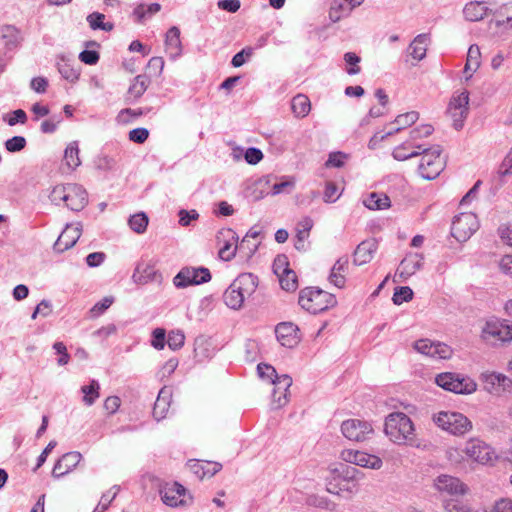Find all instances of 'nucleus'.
Wrapping results in <instances>:
<instances>
[{
    "label": "nucleus",
    "instance_id": "1",
    "mask_svg": "<svg viewBox=\"0 0 512 512\" xmlns=\"http://www.w3.org/2000/svg\"><path fill=\"white\" fill-rule=\"evenodd\" d=\"M257 286V276L252 273L240 274L225 290L223 294L225 304L231 309L239 310L244 301L255 293Z\"/></svg>",
    "mask_w": 512,
    "mask_h": 512
},
{
    "label": "nucleus",
    "instance_id": "2",
    "mask_svg": "<svg viewBox=\"0 0 512 512\" xmlns=\"http://www.w3.org/2000/svg\"><path fill=\"white\" fill-rule=\"evenodd\" d=\"M414 425L402 412L390 413L385 419L384 432L396 444L412 443L415 439Z\"/></svg>",
    "mask_w": 512,
    "mask_h": 512
},
{
    "label": "nucleus",
    "instance_id": "3",
    "mask_svg": "<svg viewBox=\"0 0 512 512\" xmlns=\"http://www.w3.org/2000/svg\"><path fill=\"white\" fill-rule=\"evenodd\" d=\"M298 302L304 310L312 314L323 312L337 304L333 294L311 287L300 291Z\"/></svg>",
    "mask_w": 512,
    "mask_h": 512
},
{
    "label": "nucleus",
    "instance_id": "4",
    "mask_svg": "<svg viewBox=\"0 0 512 512\" xmlns=\"http://www.w3.org/2000/svg\"><path fill=\"white\" fill-rule=\"evenodd\" d=\"M433 423L453 436H463L473 428L472 422L464 414L455 411H440L433 414Z\"/></svg>",
    "mask_w": 512,
    "mask_h": 512
},
{
    "label": "nucleus",
    "instance_id": "5",
    "mask_svg": "<svg viewBox=\"0 0 512 512\" xmlns=\"http://www.w3.org/2000/svg\"><path fill=\"white\" fill-rule=\"evenodd\" d=\"M435 383L455 394L470 395L477 391V383L469 376L454 372H443L435 377Z\"/></svg>",
    "mask_w": 512,
    "mask_h": 512
},
{
    "label": "nucleus",
    "instance_id": "6",
    "mask_svg": "<svg viewBox=\"0 0 512 512\" xmlns=\"http://www.w3.org/2000/svg\"><path fill=\"white\" fill-rule=\"evenodd\" d=\"M422 158L418 167L419 174L425 180H433L439 176L445 167V159L441 156L440 146L424 148L420 150Z\"/></svg>",
    "mask_w": 512,
    "mask_h": 512
},
{
    "label": "nucleus",
    "instance_id": "7",
    "mask_svg": "<svg viewBox=\"0 0 512 512\" xmlns=\"http://www.w3.org/2000/svg\"><path fill=\"white\" fill-rule=\"evenodd\" d=\"M463 452L467 460L480 465H493L498 459L495 450L479 438H470L466 441Z\"/></svg>",
    "mask_w": 512,
    "mask_h": 512
},
{
    "label": "nucleus",
    "instance_id": "8",
    "mask_svg": "<svg viewBox=\"0 0 512 512\" xmlns=\"http://www.w3.org/2000/svg\"><path fill=\"white\" fill-rule=\"evenodd\" d=\"M481 338L484 341L510 343L512 341V322L497 318L485 322L481 330Z\"/></svg>",
    "mask_w": 512,
    "mask_h": 512
},
{
    "label": "nucleus",
    "instance_id": "9",
    "mask_svg": "<svg viewBox=\"0 0 512 512\" xmlns=\"http://www.w3.org/2000/svg\"><path fill=\"white\" fill-rule=\"evenodd\" d=\"M484 391L493 396L512 394V379L503 373L484 371L479 375Z\"/></svg>",
    "mask_w": 512,
    "mask_h": 512
},
{
    "label": "nucleus",
    "instance_id": "10",
    "mask_svg": "<svg viewBox=\"0 0 512 512\" xmlns=\"http://www.w3.org/2000/svg\"><path fill=\"white\" fill-rule=\"evenodd\" d=\"M469 113V92L467 90L457 91L451 97L447 114L453 122V127L460 130L464 126V121Z\"/></svg>",
    "mask_w": 512,
    "mask_h": 512
},
{
    "label": "nucleus",
    "instance_id": "11",
    "mask_svg": "<svg viewBox=\"0 0 512 512\" xmlns=\"http://www.w3.org/2000/svg\"><path fill=\"white\" fill-rule=\"evenodd\" d=\"M479 228L477 216L472 212L457 215L451 227L452 236L459 242L467 241Z\"/></svg>",
    "mask_w": 512,
    "mask_h": 512
},
{
    "label": "nucleus",
    "instance_id": "12",
    "mask_svg": "<svg viewBox=\"0 0 512 512\" xmlns=\"http://www.w3.org/2000/svg\"><path fill=\"white\" fill-rule=\"evenodd\" d=\"M216 244L219 248V257L224 261H230L236 255L238 236L231 228H222L216 234Z\"/></svg>",
    "mask_w": 512,
    "mask_h": 512
},
{
    "label": "nucleus",
    "instance_id": "13",
    "mask_svg": "<svg viewBox=\"0 0 512 512\" xmlns=\"http://www.w3.org/2000/svg\"><path fill=\"white\" fill-rule=\"evenodd\" d=\"M211 280L210 271L207 268H182L174 277L173 283L177 288H185L190 285H199Z\"/></svg>",
    "mask_w": 512,
    "mask_h": 512
},
{
    "label": "nucleus",
    "instance_id": "14",
    "mask_svg": "<svg viewBox=\"0 0 512 512\" xmlns=\"http://www.w3.org/2000/svg\"><path fill=\"white\" fill-rule=\"evenodd\" d=\"M373 431L369 422L360 419H348L341 425V432L344 437L356 442H363L369 439Z\"/></svg>",
    "mask_w": 512,
    "mask_h": 512
},
{
    "label": "nucleus",
    "instance_id": "15",
    "mask_svg": "<svg viewBox=\"0 0 512 512\" xmlns=\"http://www.w3.org/2000/svg\"><path fill=\"white\" fill-rule=\"evenodd\" d=\"M160 495L163 503L170 507L187 506L192 502V497L177 482L164 485L160 490Z\"/></svg>",
    "mask_w": 512,
    "mask_h": 512
},
{
    "label": "nucleus",
    "instance_id": "16",
    "mask_svg": "<svg viewBox=\"0 0 512 512\" xmlns=\"http://www.w3.org/2000/svg\"><path fill=\"white\" fill-rule=\"evenodd\" d=\"M341 458L348 463L361 466L364 468H370L378 470L382 467V460L376 456L371 455L363 451L347 449L342 451Z\"/></svg>",
    "mask_w": 512,
    "mask_h": 512
},
{
    "label": "nucleus",
    "instance_id": "17",
    "mask_svg": "<svg viewBox=\"0 0 512 512\" xmlns=\"http://www.w3.org/2000/svg\"><path fill=\"white\" fill-rule=\"evenodd\" d=\"M82 234V224L77 222L67 224L58 239L54 243L53 249L57 253H62L72 248Z\"/></svg>",
    "mask_w": 512,
    "mask_h": 512
},
{
    "label": "nucleus",
    "instance_id": "18",
    "mask_svg": "<svg viewBox=\"0 0 512 512\" xmlns=\"http://www.w3.org/2000/svg\"><path fill=\"white\" fill-rule=\"evenodd\" d=\"M434 487L440 493L451 496L464 495L467 492V486L457 477L441 474L434 479Z\"/></svg>",
    "mask_w": 512,
    "mask_h": 512
},
{
    "label": "nucleus",
    "instance_id": "19",
    "mask_svg": "<svg viewBox=\"0 0 512 512\" xmlns=\"http://www.w3.org/2000/svg\"><path fill=\"white\" fill-rule=\"evenodd\" d=\"M298 331V327L291 322L280 323L275 328L278 342L286 348H293L300 342Z\"/></svg>",
    "mask_w": 512,
    "mask_h": 512
},
{
    "label": "nucleus",
    "instance_id": "20",
    "mask_svg": "<svg viewBox=\"0 0 512 512\" xmlns=\"http://www.w3.org/2000/svg\"><path fill=\"white\" fill-rule=\"evenodd\" d=\"M67 198L65 206L72 211H80L87 204V192L86 190L75 183L66 184Z\"/></svg>",
    "mask_w": 512,
    "mask_h": 512
},
{
    "label": "nucleus",
    "instance_id": "21",
    "mask_svg": "<svg viewBox=\"0 0 512 512\" xmlns=\"http://www.w3.org/2000/svg\"><path fill=\"white\" fill-rule=\"evenodd\" d=\"M271 383L275 386L272 403L274 408L278 409L285 406L289 401L288 390L292 385V378L289 375H281Z\"/></svg>",
    "mask_w": 512,
    "mask_h": 512
},
{
    "label": "nucleus",
    "instance_id": "22",
    "mask_svg": "<svg viewBox=\"0 0 512 512\" xmlns=\"http://www.w3.org/2000/svg\"><path fill=\"white\" fill-rule=\"evenodd\" d=\"M377 249L378 243L376 239L370 238L362 241L354 251L353 263L357 266L369 263L373 259Z\"/></svg>",
    "mask_w": 512,
    "mask_h": 512
},
{
    "label": "nucleus",
    "instance_id": "23",
    "mask_svg": "<svg viewBox=\"0 0 512 512\" xmlns=\"http://www.w3.org/2000/svg\"><path fill=\"white\" fill-rule=\"evenodd\" d=\"M81 459V453L76 451L64 454L54 465L52 476L59 478L68 474L79 464Z\"/></svg>",
    "mask_w": 512,
    "mask_h": 512
},
{
    "label": "nucleus",
    "instance_id": "24",
    "mask_svg": "<svg viewBox=\"0 0 512 512\" xmlns=\"http://www.w3.org/2000/svg\"><path fill=\"white\" fill-rule=\"evenodd\" d=\"M418 118H419V113L416 111H410V112H406L404 114L398 115L394 121V123L397 125V127L386 132L383 135H380V136H378V134H375L374 137L370 140V143H369L370 147H372V143L375 140H380V141L384 140L385 138L399 132L401 129H404L407 126L414 124L418 120Z\"/></svg>",
    "mask_w": 512,
    "mask_h": 512
},
{
    "label": "nucleus",
    "instance_id": "25",
    "mask_svg": "<svg viewBox=\"0 0 512 512\" xmlns=\"http://www.w3.org/2000/svg\"><path fill=\"white\" fill-rule=\"evenodd\" d=\"M423 256L418 253L408 254L400 263L397 270L399 277L406 279L422 268Z\"/></svg>",
    "mask_w": 512,
    "mask_h": 512
},
{
    "label": "nucleus",
    "instance_id": "26",
    "mask_svg": "<svg viewBox=\"0 0 512 512\" xmlns=\"http://www.w3.org/2000/svg\"><path fill=\"white\" fill-rule=\"evenodd\" d=\"M172 398V390L169 387H163L159 393L158 397L155 401L153 408V416L157 421L166 417V414L170 407V402Z\"/></svg>",
    "mask_w": 512,
    "mask_h": 512
},
{
    "label": "nucleus",
    "instance_id": "27",
    "mask_svg": "<svg viewBox=\"0 0 512 512\" xmlns=\"http://www.w3.org/2000/svg\"><path fill=\"white\" fill-rule=\"evenodd\" d=\"M348 269V258L341 257L333 265L330 275L329 282L337 288H344L346 283L345 274Z\"/></svg>",
    "mask_w": 512,
    "mask_h": 512
},
{
    "label": "nucleus",
    "instance_id": "28",
    "mask_svg": "<svg viewBox=\"0 0 512 512\" xmlns=\"http://www.w3.org/2000/svg\"><path fill=\"white\" fill-rule=\"evenodd\" d=\"M428 34L417 35L408 47V53L413 59L420 61L426 56L427 45L429 43Z\"/></svg>",
    "mask_w": 512,
    "mask_h": 512
},
{
    "label": "nucleus",
    "instance_id": "29",
    "mask_svg": "<svg viewBox=\"0 0 512 512\" xmlns=\"http://www.w3.org/2000/svg\"><path fill=\"white\" fill-rule=\"evenodd\" d=\"M481 52L477 45H471L468 49L467 60L464 67L465 79L469 80L480 67Z\"/></svg>",
    "mask_w": 512,
    "mask_h": 512
},
{
    "label": "nucleus",
    "instance_id": "30",
    "mask_svg": "<svg viewBox=\"0 0 512 512\" xmlns=\"http://www.w3.org/2000/svg\"><path fill=\"white\" fill-rule=\"evenodd\" d=\"M165 45L171 57L175 58L182 52L180 30L178 27H171L166 33Z\"/></svg>",
    "mask_w": 512,
    "mask_h": 512
},
{
    "label": "nucleus",
    "instance_id": "31",
    "mask_svg": "<svg viewBox=\"0 0 512 512\" xmlns=\"http://www.w3.org/2000/svg\"><path fill=\"white\" fill-rule=\"evenodd\" d=\"M422 145L412 144L406 141L393 150V157L398 161H404L421 154Z\"/></svg>",
    "mask_w": 512,
    "mask_h": 512
},
{
    "label": "nucleus",
    "instance_id": "32",
    "mask_svg": "<svg viewBox=\"0 0 512 512\" xmlns=\"http://www.w3.org/2000/svg\"><path fill=\"white\" fill-rule=\"evenodd\" d=\"M363 205L370 210H384L391 206V201L386 194L372 192L363 199Z\"/></svg>",
    "mask_w": 512,
    "mask_h": 512
},
{
    "label": "nucleus",
    "instance_id": "33",
    "mask_svg": "<svg viewBox=\"0 0 512 512\" xmlns=\"http://www.w3.org/2000/svg\"><path fill=\"white\" fill-rule=\"evenodd\" d=\"M487 7L483 2H470L465 5L463 14L466 20L476 22L482 20L487 14Z\"/></svg>",
    "mask_w": 512,
    "mask_h": 512
},
{
    "label": "nucleus",
    "instance_id": "34",
    "mask_svg": "<svg viewBox=\"0 0 512 512\" xmlns=\"http://www.w3.org/2000/svg\"><path fill=\"white\" fill-rule=\"evenodd\" d=\"M291 109L298 118L306 117L311 110V103L306 95L298 94L292 98Z\"/></svg>",
    "mask_w": 512,
    "mask_h": 512
},
{
    "label": "nucleus",
    "instance_id": "35",
    "mask_svg": "<svg viewBox=\"0 0 512 512\" xmlns=\"http://www.w3.org/2000/svg\"><path fill=\"white\" fill-rule=\"evenodd\" d=\"M155 273L153 266L141 262L137 264L132 278L135 283L145 284L154 278Z\"/></svg>",
    "mask_w": 512,
    "mask_h": 512
},
{
    "label": "nucleus",
    "instance_id": "36",
    "mask_svg": "<svg viewBox=\"0 0 512 512\" xmlns=\"http://www.w3.org/2000/svg\"><path fill=\"white\" fill-rule=\"evenodd\" d=\"M495 23L498 27H512V3H507L499 7L495 14Z\"/></svg>",
    "mask_w": 512,
    "mask_h": 512
},
{
    "label": "nucleus",
    "instance_id": "37",
    "mask_svg": "<svg viewBox=\"0 0 512 512\" xmlns=\"http://www.w3.org/2000/svg\"><path fill=\"white\" fill-rule=\"evenodd\" d=\"M64 161L66 166L71 170H74L81 164L78 143L76 141L69 143L66 147Z\"/></svg>",
    "mask_w": 512,
    "mask_h": 512
},
{
    "label": "nucleus",
    "instance_id": "38",
    "mask_svg": "<svg viewBox=\"0 0 512 512\" xmlns=\"http://www.w3.org/2000/svg\"><path fill=\"white\" fill-rule=\"evenodd\" d=\"M353 8H351L344 0H334L330 7L329 18L333 22H338L342 17L348 15Z\"/></svg>",
    "mask_w": 512,
    "mask_h": 512
},
{
    "label": "nucleus",
    "instance_id": "39",
    "mask_svg": "<svg viewBox=\"0 0 512 512\" xmlns=\"http://www.w3.org/2000/svg\"><path fill=\"white\" fill-rule=\"evenodd\" d=\"M100 385L97 380H91L89 385L81 387V392L84 394L83 402L87 406H91L99 398Z\"/></svg>",
    "mask_w": 512,
    "mask_h": 512
},
{
    "label": "nucleus",
    "instance_id": "40",
    "mask_svg": "<svg viewBox=\"0 0 512 512\" xmlns=\"http://www.w3.org/2000/svg\"><path fill=\"white\" fill-rule=\"evenodd\" d=\"M149 85V79L145 75H138L134 78L128 89L129 97L137 99L141 97Z\"/></svg>",
    "mask_w": 512,
    "mask_h": 512
},
{
    "label": "nucleus",
    "instance_id": "41",
    "mask_svg": "<svg viewBox=\"0 0 512 512\" xmlns=\"http://www.w3.org/2000/svg\"><path fill=\"white\" fill-rule=\"evenodd\" d=\"M313 224L310 217H304L297 223V243L295 244L297 249H300V245L303 246V242L309 236Z\"/></svg>",
    "mask_w": 512,
    "mask_h": 512
},
{
    "label": "nucleus",
    "instance_id": "42",
    "mask_svg": "<svg viewBox=\"0 0 512 512\" xmlns=\"http://www.w3.org/2000/svg\"><path fill=\"white\" fill-rule=\"evenodd\" d=\"M453 354V350L450 346L442 342H433L432 347L426 356L435 359H449Z\"/></svg>",
    "mask_w": 512,
    "mask_h": 512
},
{
    "label": "nucleus",
    "instance_id": "43",
    "mask_svg": "<svg viewBox=\"0 0 512 512\" xmlns=\"http://www.w3.org/2000/svg\"><path fill=\"white\" fill-rule=\"evenodd\" d=\"M104 19L105 15L99 12H93L87 16V22L91 29L111 31L114 27L113 24L110 22H104Z\"/></svg>",
    "mask_w": 512,
    "mask_h": 512
},
{
    "label": "nucleus",
    "instance_id": "44",
    "mask_svg": "<svg viewBox=\"0 0 512 512\" xmlns=\"http://www.w3.org/2000/svg\"><path fill=\"white\" fill-rule=\"evenodd\" d=\"M161 9L160 4L152 3L150 5L139 4L133 11V15L137 18L138 22L144 21L147 17H150Z\"/></svg>",
    "mask_w": 512,
    "mask_h": 512
},
{
    "label": "nucleus",
    "instance_id": "45",
    "mask_svg": "<svg viewBox=\"0 0 512 512\" xmlns=\"http://www.w3.org/2000/svg\"><path fill=\"white\" fill-rule=\"evenodd\" d=\"M281 288L285 291H295L298 287V280L293 270H283L282 274L278 277Z\"/></svg>",
    "mask_w": 512,
    "mask_h": 512
},
{
    "label": "nucleus",
    "instance_id": "46",
    "mask_svg": "<svg viewBox=\"0 0 512 512\" xmlns=\"http://www.w3.org/2000/svg\"><path fill=\"white\" fill-rule=\"evenodd\" d=\"M58 71L62 77L70 82H75L79 78V72L68 61L61 58L57 63Z\"/></svg>",
    "mask_w": 512,
    "mask_h": 512
},
{
    "label": "nucleus",
    "instance_id": "47",
    "mask_svg": "<svg viewBox=\"0 0 512 512\" xmlns=\"http://www.w3.org/2000/svg\"><path fill=\"white\" fill-rule=\"evenodd\" d=\"M128 224L134 232L142 234L146 231L148 217L144 212L134 214L129 218Z\"/></svg>",
    "mask_w": 512,
    "mask_h": 512
},
{
    "label": "nucleus",
    "instance_id": "48",
    "mask_svg": "<svg viewBox=\"0 0 512 512\" xmlns=\"http://www.w3.org/2000/svg\"><path fill=\"white\" fill-rule=\"evenodd\" d=\"M295 178L292 176H284L282 177L281 182L275 183L272 186L271 194L273 196L281 194V193H290L295 187Z\"/></svg>",
    "mask_w": 512,
    "mask_h": 512
},
{
    "label": "nucleus",
    "instance_id": "49",
    "mask_svg": "<svg viewBox=\"0 0 512 512\" xmlns=\"http://www.w3.org/2000/svg\"><path fill=\"white\" fill-rule=\"evenodd\" d=\"M512 175V148L508 152V154L505 156L501 164L499 165V168L497 170V177L501 184L504 182V178L507 176Z\"/></svg>",
    "mask_w": 512,
    "mask_h": 512
},
{
    "label": "nucleus",
    "instance_id": "50",
    "mask_svg": "<svg viewBox=\"0 0 512 512\" xmlns=\"http://www.w3.org/2000/svg\"><path fill=\"white\" fill-rule=\"evenodd\" d=\"M413 298V291L408 286H401L395 289L392 300L395 305H401Z\"/></svg>",
    "mask_w": 512,
    "mask_h": 512
},
{
    "label": "nucleus",
    "instance_id": "51",
    "mask_svg": "<svg viewBox=\"0 0 512 512\" xmlns=\"http://www.w3.org/2000/svg\"><path fill=\"white\" fill-rule=\"evenodd\" d=\"M433 130V127L429 124L418 126L411 130L410 139L408 141L414 144L415 141L430 136Z\"/></svg>",
    "mask_w": 512,
    "mask_h": 512
},
{
    "label": "nucleus",
    "instance_id": "52",
    "mask_svg": "<svg viewBox=\"0 0 512 512\" xmlns=\"http://www.w3.org/2000/svg\"><path fill=\"white\" fill-rule=\"evenodd\" d=\"M344 60L346 64L349 65V68L346 69V72L349 75H355L360 72V67L358 64L360 63L361 59L359 56L353 52H347L344 55Z\"/></svg>",
    "mask_w": 512,
    "mask_h": 512
},
{
    "label": "nucleus",
    "instance_id": "53",
    "mask_svg": "<svg viewBox=\"0 0 512 512\" xmlns=\"http://www.w3.org/2000/svg\"><path fill=\"white\" fill-rule=\"evenodd\" d=\"M185 335L182 331H171L168 335L167 344L172 350H178L184 345Z\"/></svg>",
    "mask_w": 512,
    "mask_h": 512
},
{
    "label": "nucleus",
    "instance_id": "54",
    "mask_svg": "<svg viewBox=\"0 0 512 512\" xmlns=\"http://www.w3.org/2000/svg\"><path fill=\"white\" fill-rule=\"evenodd\" d=\"M49 198L52 203L55 205H60L61 203L65 204L66 198H67V189L66 185H57L55 186L50 195Z\"/></svg>",
    "mask_w": 512,
    "mask_h": 512
},
{
    "label": "nucleus",
    "instance_id": "55",
    "mask_svg": "<svg viewBox=\"0 0 512 512\" xmlns=\"http://www.w3.org/2000/svg\"><path fill=\"white\" fill-rule=\"evenodd\" d=\"M446 457L448 461L455 465H460L465 462L466 456L463 452V449H459L456 447H450L446 451Z\"/></svg>",
    "mask_w": 512,
    "mask_h": 512
},
{
    "label": "nucleus",
    "instance_id": "56",
    "mask_svg": "<svg viewBox=\"0 0 512 512\" xmlns=\"http://www.w3.org/2000/svg\"><path fill=\"white\" fill-rule=\"evenodd\" d=\"M340 194L338 193V187L333 182H327L323 194V200L325 203H334L338 200Z\"/></svg>",
    "mask_w": 512,
    "mask_h": 512
},
{
    "label": "nucleus",
    "instance_id": "57",
    "mask_svg": "<svg viewBox=\"0 0 512 512\" xmlns=\"http://www.w3.org/2000/svg\"><path fill=\"white\" fill-rule=\"evenodd\" d=\"M26 146V139L22 136H14L5 142V148L9 152H18Z\"/></svg>",
    "mask_w": 512,
    "mask_h": 512
},
{
    "label": "nucleus",
    "instance_id": "58",
    "mask_svg": "<svg viewBox=\"0 0 512 512\" xmlns=\"http://www.w3.org/2000/svg\"><path fill=\"white\" fill-rule=\"evenodd\" d=\"M148 137L149 131L148 129L143 127L132 129L129 132V140L137 144L144 143L148 139Z\"/></svg>",
    "mask_w": 512,
    "mask_h": 512
},
{
    "label": "nucleus",
    "instance_id": "59",
    "mask_svg": "<svg viewBox=\"0 0 512 512\" xmlns=\"http://www.w3.org/2000/svg\"><path fill=\"white\" fill-rule=\"evenodd\" d=\"M486 512H512V499L501 498L493 504L489 511Z\"/></svg>",
    "mask_w": 512,
    "mask_h": 512
},
{
    "label": "nucleus",
    "instance_id": "60",
    "mask_svg": "<svg viewBox=\"0 0 512 512\" xmlns=\"http://www.w3.org/2000/svg\"><path fill=\"white\" fill-rule=\"evenodd\" d=\"M347 158L346 154L342 152H333L329 154V157L325 163L326 167L340 168L344 165V160Z\"/></svg>",
    "mask_w": 512,
    "mask_h": 512
},
{
    "label": "nucleus",
    "instance_id": "61",
    "mask_svg": "<svg viewBox=\"0 0 512 512\" xmlns=\"http://www.w3.org/2000/svg\"><path fill=\"white\" fill-rule=\"evenodd\" d=\"M257 370H258L259 375L262 378H267L271 382H273V380H276L277 377H279L277 375L275 368L268 364H259L257 367Z\"/></svg>",
    "mask_w": 512,
    "mask_h": 512
},
{
    "label": "nucleus",
    "instance_id": "62",
    "mask_svg": "<svg viewBox=\"0 0 512 512\" xmlns=\"http://www.w3.org/2000/svg\"><path fill=\"white\" fill-rule=\"evenodd\" d=\"M244 157L249 164L255 165L262 160L263 153L260 149L251 147L246 150Z\"/></svg>",
    "mask_w": 512,
    "mask_h": 512
},
{
    "label": "nucleus",
    "instance_id": "63",
    "mask_svg": "<svg viewBox=\"0 0 512 512\" xmlns=\"http://www.w3.org/2000/svg\"><path fill=\"white\" fill-rule=\"evenodd\" d=\"M79 59L88 65H95L99 61V53L94 50H84L79 54Z\"/></svg>",
    "mask_w": 512,
    "mask_h": 512
},
{
    "label": "nucleus",
    "instance_id": "64",
    "mask_svg": "<svg viewBox=\"0 0 512 512\" xmlns=\"http://www.w3.org/2000/svg\"><path fill=\"white\" fill-rule=\"evenodd\" d=\"M113 297H104L101 301L97 302L91 309V313L96 316L103 313L113 303Z\"/></svg>",
    "mask_w": 512,
    "mask_h": 512
}]
</instances>
